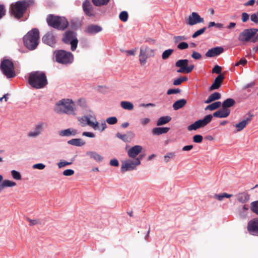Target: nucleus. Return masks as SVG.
Returning <instances> with one entry per match:
<instances>
[{
	"label": "nucleus",
	"mask_w": 258,
	"mask_h": 258,
	"mask_svg": "<svg viewBox=\"0 0 258 258\" xmlns=\"http://www.w3.org/2000/svg\"><path fill=\"white\" fill-rule=\"evenodd\" d=\"M173 52V50L171 49H169L167 50H165L162 54V58L163 59H167L170 55Z\"/></svg>",
	"instance_id": "obj_42"
},
{
	"label": "nucleus",
	"mask_w": 258,
	"mask_h": 258,
	"mask_svg": "<svg viewBox=\"0 0 258 258\" xmlns=\"http://www.w3.org/2000/svg\"><path fill=\"white\" fill-rule=\"evenodd\" d=\"M206 30V27H203V28L198 30L196 32H195L192 35V37L193 38H195L199 36V35L203 34L205 30Z\"/></svg>",
	"instance_id": "obj_46"
},
{
	"label": "nucleus",
	"mask_w": 258,
	"mask_h": 258,
	"mask_svg": "<svg viewBox=\"0 0 258 258\" xmlns=\"http://www.w3.org/2000/svg\"><path fill=\"white\" fill-rule=\"evenodd\" d=\"M180 92L181 90L179 89H170L167 91V94L168 95H171L173 94L179 93Z\"/></svg>",
	"instance_id": "obj_56"
},
{
	"label": "nucleus",
	"mask_w": 258,
	"mask_h": 258,
	"mask_svg": "<svg viewBox=\"0 0 258 258\" xmlns=\"http://www.w3.org/2000/svg\"><path fill=\"white\" fill-rule=\"evenodd\" d=\"M68 143L70 145L75 146H82L85 144V142L81 139H73L68 141Z\"/></svg>",
	"instance_id": "obj_28"
},
{
	"label": "nucleus",
	"mask_w": 258,
	"mask_h": 258,
	"mask_svg": "<svg viewBox=\"0 0 258 258\" xmlns=\"http://www.w3.org/2000/svg\"><path fill=\"white\" fill-rule=\"evenodd\" d=\"M221 105V103L220 101L215 102L214 103H213L212 104H211L209 105H208L206 108L205 110H214L219 107H220Z\"/></svg>",
	"instance_id": "obj_37"
},
{
	"label": "nucleus",
	"mask_w": 258,
	"mask_h": 258,
	"mask_svg": "<svg viewBox=\"0 0 258 258\" xmlns=\"http://www.w3.org/2000/svg\"><path fill=\"white\" fill-rule=\"evenodd\" d=\"M186 104V100L181 99L175 101L173 104V108L174 110H178L183 107Z\"/></svg>",
	"instance_id": "obj_29"
},
{
	"label": "nucleus",
	"mask_w": 258,
	"mask_h": 258,
	"mask_svg": "<svg viewBox=\"0 0 258 258\" xmlns=\"http://www.w3.org/2000/svg\"><path fill=\"white\" fill-rule=\"evenodd\" d=\"M235 104V101L232 98H228L223 101L222 103V107L224 108H228L233 106Z\"/></svg>",
	"instance_id": "obj_32"
},
{
	"label": "nucleus",
	"mask_w": 258,
	"mask_h": 258,
	"mask_svg": "<svg viewBox=\"0 0 258 258\" xmlns=\"http://www.w3.org/2000/svg\"><path fill=\"white\" fill-rule=\"evenodd\" d=\"M110 164L112 166L118 167L119 166V163L117 159H114L110 161Z\"/></svg>",
	"instance_id": "obj_61"
},
{
	"label": "nucleus",
	"mask_w": 258,
	"mask_h": 258,
	"mask_svg": "<svg viewBox=\"0 0 258 258\" xmlns=\"http://www.w3.org/2000/svg\"><path fill=\"white\" fill-rule=\"evenodd\" d=\"M45 165L42 163H37L33 165V168L34 169H38L39 170H42L44 169Z\"/></svg>",
	"instance_id": "obj_58"
},
{
	"label": "nucleus",
	"mask_w": 258,
	"mask_h": 258,
	"mask_svg": "<svg viewBox=\"0 0 258 258\" xmlns=\"http://www.w3.org/2000/svg\"><path fill=\"white\" fill-rule=\"evenodd\" d=\"M187 78L186 77H179L173 81V85L175 86H178L180 85L182 82L187 81Z\"/></svg>",
	"instance_id": "obj_41"
},
{
	"label": "nucleus",
	"mask_w": 258,
	"mask_h": 258,
	"mask_svg": "<svg viewBox=\"0 0 258 258\" xmlns=\"http://www.w3.org/2000/svg\"><path fill=\"white\" fill-rule=\"evenodd\" d=\"M141 164L139 159H135L134 161L128 160L122 162L121 170L122 172L133 170L136 169L137 166Z\"/></svg>",
	"instance_id": "obj_13"
},
{
	"label": "nucleus",
	"mask_w": 258,
	"mask_h": 258,
	"mask_svg": "<svg viewBox=\"0 0 258 258\" xmlns=\"http://www.w3.org/2000/svg\"><path fill=\"white\" fill-rule=\"evenodd\" d=\"M42 41L50 46L54 47L56 43V39L52 32H48L43 36Z\"/></svg>",
	"instance_id": "obj_17"
},
{
	"label": "nucleus",
	"mask_w": 258,
	"mask_h": 258,
	"mask_svg": "<svg viewBox=\"0 0 258 258\" xmlns=\"http://www.w3.org/2000/svg\"><path fill=\"white\" fill-rule=\"evenodd\" d=\"M250 20L251 21L256 24L258 23V16L256 14H253L250 16Z\"/></svg>",
	"instance_id": "obj_60"
},
{
	"label": "nucleus",
	"mask_w": 258,
	"mask_h": 258,
	"mask_svg": "<svg viewBox=\"0 0 258 258\" xmlns=\"http://www.w3.org/2000/svg\"><path fill=\"white\" fill-rule=\"evenodd\" d=\"M76 36V33L75 32L70 30L65 32L62 38V41L64 43L71 45L72 51H75L77 47L78 40Z\"/></svg>",
	"instance_id": "obj_8"
},
{
	"label": "nucleus",
	"mask_w": 258,
	"mask_h": 258,
	"mask_svg": "<svg viewBox=\"0 0 258 258\" xmlns=\"http://www.w3.org/2000/svg\"><path fill=\"white\" fill-rule=\"evenodd\" d=\"M0 68L3 74L8 78H12L15 77L16 73L14 70V65L11 60L4 59L1 62Z\"/></svg>",
	"instance_id": "obj_7"
},
{
	"label": "nucleus",
	"mask_w": 258,
	"mask_h": 258,
	"mask_svg": "<svg viewBox=\"0 0 258 258\" xmlns=\"http://www.w3.org/2000/svg\"><path fill=\"white\" fill-rule=\"evenodd\" d=\"M128 14L126 11L121 12L119 16V19L122 22H126L128 19Z\"/></svg>",
	"instance_id": "obj_43"
},
{
	"label": "nucleus",
	"mask_w": 258,
	"mask_h": 258,
	"mask_svg": "<svg viewBox=\"0 0 258 258\" xmlns=\"http://www.w3.org/2000/svg\"><path fill=\"white\" fill-rule=\"evenodd\" d=\"M24 44L30 50L35 49L39 42V31L33 29L28 32L23 37Z\"/></svg>",
	"instance_id": "obj_2"
},
{
	"label": "nucleus",
	"mask_w": 258,
	"mask_h": 258,
	"mask_svg": "<svg viewBox=\"0 0 258 258\" xmlns=\"http://www.w3.org/2000/svg\"><path fill=\"white\" fill-rule=\"evenodd\" d=\"M203 137L202 135H196L193 137V141L196 143H201L202 142Z\"/></svg>",
	"instance_id": "obj_50"
},
{
	"label": "nucleus",
	"mask_w": 258,
	"mask_h": 258,
	"mask_svg": "<svg viewBox=\"0 0 258 258\" xmlns=\"http://www.w3.org/2000/svg\"><path fill=\"white\" fill-rule=\"evenodd\" d=\"M253 116L254 115L250 112L246 114L242 121L234 125L236 128V132H240L243 130L251 121Z\"/></svg>",
	"instance_id": "obj_14"
},
{
	"label": "nucleus",
	"mask_w": 258,
	"mask_h": 258,
	"mask_svg": "<svg viewBox=\"0 0 258 258\" xmlns=\"http://www.w3.org/2000/svg\"><path fill=\"white\" fill-rule=\"evenodd\" d=\"M230 113V110L228 108H224L222 107V109L215 112L213 113L214 117L219 118H224L227 117Z\"/></svg>",
	"instance_id": "obj_23"
},
{
	"label": "nucleus",
	"mask_w": 258,
	"mask_h": 258,
	"mask_svg": "<svg viewBox=\"0 0 258 258\" xmlns=\"http://www.w3.org/2000/svg\"><path fill=\"white\" fill-rule=\"evenodd\" d=\"M106 122L109 124H111V125L115 124L117 122V119L115 116L110 117H108V118H107Z\"/></svg>",
	"instance_id": "obj_49"
},
{
	"label": "nucleus",
	"mask_w": 258,
	"mask_h": 258,
	"mask_svg": "<svg viewBox=\"0 0 258 258\" xmlns=\"http://www.w3.org/2000/svg\"><path fill=\"white\" fill-rule=\"evenodd\" d=\"M6 13L5 7L4 5H0V19L3 18Z\"/></svg>",
	"instance_id": "obj_54"
},
{
	"label": "nucleus",
	"mask_w": 258,
	"mask_h": 258,
	"mask_svg": "<svg viewBox=\"0 0 258 258\" xmlns=\"http://www.w3.org/2000/svg\"><path fill=\"white\" fill-rule=\"evenodd\" d=\"M95 120V117L91 115H84L80 119H79L83 124L82 126L88 125L96 130L99 128V125L97 121H94Z\"/></svg>",
	"instance_id": "obj_12"
},
{
	"label": "nucleus",
	"mask_w": 258,
	"mask_h": 258,
	"mask_svg": "<svg viewBox=\"0 0 258 258\" xmlns=\"http://www.w3.org/2000/svg\"><path fill=\"white\" fill-rule=\"evenodd\" d=\"M76 134L77 131L76 130H71L70 128H68L61 131L59 133V135L61 136H70L71 135H75Z\"/></svg>",
	"instance_id": "obj_35"
},
{
	"label": "nucleus",
	"mask_w": 258,
	"mask_h": 258,
	"mask_svg": "<svg viewBox=\"0 0 258 258\" xmlns=\"http://www.w3.org/2000/svg\"><path fill=\"white\" fill-rule=\"evenodd\" d=\"M221 97V95L219 92H214L211 94L208 98V99L205 101V103L206 104L210 103L211 102L218 100Z\"/></svg>",
	"instance_id": "obj_27"
},
{
	"label": "nucleus",
	"mask_w": 258,
	"mask_h": 258,
	"mask_svg": "<svg viewBox=\"0 0 258 258\" xmlns=\"http://www.w3.org/2000/svg\"><path fill=\"white\" fill-rule=\"evenodd\" d=\"M188 60L186 59H179L175 62V67L179 68L177 70L178 73H190L194 70L195 66L192 64L188 65Z\"/></svg>",
	"instance_id": "obj_10"
},
{
	"label": "nucleus",
	"mask_w": 258,
	"mask_h": 258,
	"mask_svg": "<svg viewBox=\"0 0 258 258\" xmlns=\"http://www.w3.org/2000/svg\"><path fill=\"white\" fill-rule=\"evenodd\" d=\"M258 29L256 28H250L244 29L238 35V40L242 43L251 41L253 37L256 34Z\"/></svg>",
	"instance_id": "obj_9"
},
{
	"label": "nucleus",
	"mask_w": 258,
	"mask_h": 258,
	"mask_svg": "<svg viewBox=\"0 0 258 258\" xmlns=\"http://www.w3.org/2000/svg\"><path fill=\"white\" fill-rule=\"evenodd\" d=\"M174 42L175 43H177L181 41H184L187 40V37L184 36H175L173 38Z\"/></svg>",
	"instance_id": "obj_45"
},
{
	"label": "nucleus",
	"mask_w": 258,
	"mask_h": 258,
	"mask_svg": "<svg viewBox=\"0 0 258 258\" xmlns=\"http://www.w3.org/2000/svg\"><path fill=\"white\" fill-rule=\"evenodd\" d=\"M86 154L97 162H100L103 160V157L95 152L89 151L87 152Z\"/></svg>",
	"instance_id": "obj_30"
},
{
	"label": "nucleus",
	"mask_w": 258,
	"mask_h": 258,
	"mask_svg": "<svg viewBox=\"0 0 258 258\" xmlns=\"http://www.w3.org/2000/svg\"><path fill=\"white\" fill-rule=\"evenodd\" d=\"M28 83L32 87L36 89H41L47 84L46 75L41 72H34L30 74Z\"/></svg>",
	"instance_id": "obj_1"
},
{
	"label": "nucleus",
	"mask_w": 258,
	"mask_h": 258,
	"mask_svg": "<svg viewBox=\"0 0 258 258\" xmlns=\"http://www.w3.org/2000/svg\"><path fill=\"white\" fill-rule=\"evenodd\" d=\"M120 105L121 107L124 109L131 110L134 108V105L133 103L128 101H121L120 103Z\"/></svg>",
	"instance_id": "obj_36"
},
{
	"label": "nucleus",
	"mask_w": 258,
	"mask_h": 258,
	"mask_svg": "<svg viewBox=\"0 0 258 258\" xmlns=\"http://www.w3.org/2000/svg\"><path fill=\"white\" fill-rule=\"evenodd\" d=\"M54 54L56 61L62 64L71 63L74 60L73 54L64 50L55 51Z\"/></svg>",
	"instance_id": "obj_6"
},
{
	"label": "nucleus",
	"mask_w": 258,
	"mask_h": 258,
	"mask_svg": "<svg viewBox=\"0 0 258 258\" xmlns=\"http://www.w3.org/2000/svg\"><path fill=\"white\" fill-rule=\"evenodd\" d=\"M44 123H40L38 124H37L35 126V127L34 128V130L33 131H31L28 133V136L29 137L34 138L36 137L38 135H39L42 132L44 125Z\"/></svg>",
	"instance_id": "obj_21"
},
{
	"label": "nucleus",
	"mask_w": 258,
	"mask_h": 258,
	"mask_svg": "<svg viewBox=\"0 0 258 258\" xmlns=\"http://www.w3.org/2000/svg\"><path fill=\"white\" fill-rule=\"evenodd\" d=\"M224 51V48L222 47L217 46L209 49L205 54L208 57H212L219 55Z\"/></svg>",
	"instance_id": "obj_19"
},
{
	"label": "nucleus",
	"mask_w": 258,
	"mask_h": 258,
	"mask_svg": "<svg viewBox=\"0 0 258 258\" xmlns=\"http://www.w3.org/2000/svg\"><path fill=\"white\" fill-rule=\"evenodd\" d=\"M79 104L82 107L86 106V100L83 98H80L78 100Z\"/></svg>",
	"instance_id": "obj_64"
},
{
	"label": "nucleus",
	"mask_w": 258,
	"mask_h": 258,
	"mask_svg": "<svg viewBox=\"0 0 258 258\" xmlns=\"http://www.w3.org/2000/svg\"><path fill=\"white\" fill-rule=\"evenodd\" d=\"M251 210L253 213L258 215V201L251 203Z\"/></svg>",
	"instance_id": "obj_44"
},
{
	"label": "nucleus",
	"mask_w": 258,
	"mask_h": 258,
	"mask_svg": "<svg viewBox=\"0 0 258 258\" xmlns=\"http://www.w3.org/2000/svg\"><path fill=\"white\" fill-rule=\"evenodd\" d=\"M75 171L72 169H66L63 171V175L66 176H69L73 175Z\"/></svg>",
	"instance_id": "obj_57"
},
{
	"label": "nucleus",
	"mask_w": 258,
	"mask_h": 258,
	"mask_svg": "<svg viewBox=\"0 0 258 258\" xmlns=\"http://www.w3.org/2000/svg\"><path fill=\"white\" fill-rule=\"evenodd\" d=\"M169 130L170 128L167 127H155L152 130V133L153 135L159 136L163 134L167 133Z\"/></svg>",
	"instance_id": "obj_25"
},
{
	"label": "nucleus",
	"mask_w": 258,
	"mask_h": 258,
	"mask_svg": "<svg viewBox=\"0 0 258 258\" xmlns=\"http://www.w3.org/2000/svg\"><path fill=\"white\" fill-rule=\"evenodd\" d=\"M222 68L221 67L216 65L215 67L213 68L212 72V73H216L219 75H221L220 73L221 72Z\"/></svg>",
	"instance_id": "obj_55"
},
{
	"label": "nucleus",
	"mask_w": 258,
	"mask_h": 258,
	"mask_svg": "<svg viewBox=\"0 0 258 258\" xmlns=\"http://www.w3.org/2000/svg\"><path fill=\"white\" fill-rule=\"evenodd\" d=\"M171 119V117L169 116H164L160 117L157 121V125L158 126H161L169 122Z\"/></svg>",
	"instance_id": "obj_31"
},
{
	"label": "nucleus",
	"mask_w": 258,
	"mask_h": 258,
	"mask_svg": "<svg viewBox=\"0 0 258 258\" xmlns=\"http://www.w3.org/2000/svg\"><path fill=\"white\" fill-rule=\"evenodd\" d=\"M175 156L174 153L169 152L167 153L164 156V159L166 163H167L170 159H172Z\"/></svg>",
	"instance_id": "obj_47"
},
{
	"label": "nucleus",
	"mask_w": 258,
	"mask_h": 258,
	"mask_svg": "<svg viewBox=\"0 0 258 258\" xmlns=\"http://www.w3.org/2000/svg\"><path fill=\"white\" fill-rule=\"evenodd\" d=\"M116 137L124 142H128L134 137V134L132 132H127V134H121L117 133L116 134Z\"/></svg>",
	"instance_id": "obj_24"
},
{
	"label": "nucleus",
	"mask_w": 258,
	"mask_h": 258,
	"mask_svg": "<svg viewBox=\"0 0 258 258\" xmlns=\"http://www.w3.org/2000/svg\"><path fill=\"white\" fill-rule=\"evenodd\" d=\"M246 63L247 60L245 58H242L239 61L235 63V66H238L240 64L244 66L245 64H246Z\"/></svg>",
	"instance_id": "obj_62"
},
{
	"label": "nucleus",
	"mask_w": 258,
	"mask_h": 258,
	"mask_svg": "<svg viewBox=\"0 0 258 258\" xmlns=\"http://www.w3.org/2000/svg\"><path fill=\"white\" fill-rule=\"evenodd\" d=\"M233 196L231 194H228L227 193H223L222 194H216L214 195V198L219 201H222L223 198H230Z\"/></svg>",
	"instance_id": "obj_40"
},
{
	"label": "nucleus",
	"mask_w": 258,
	"mask_h": 258,
	"mask_svg": "<svg viewBox=\"0 0 258 258\" xmlns=\"http://www.w3.org/2000/svg\"><path fill=\"white\" fill-rule=\"evenodd\" d=\"M212 117V115H207L203 119L198 120L189 125L187 127V130L188 131L196 130L200 127H204L211 122Z\"/></svg>",
	"instance_id": "obj_11"
},
{
	"label": "nucleus",
	"mask_w": 258,
	"mask_h": 258,
	"mask_svg": "<svg viewBox=\"0 0 258 258\" xmlns=\"http://www.w3.org/2000/svg\"><path fill=\"white\" fill-rule=\"evenodd\" d=\"M82 135L84 136L88 137L89 138H94L95 137V135L91 132H83Z\"/></svg>",
	"instance_id": "obj_63"
},
{
	"label": "nucleus",
	"mask_w": 258,
	"mask_h": 258,
	"mask_svg": "<svg viewBox=\"0 0 258 258\" xmlns=\"http://www.w3.org/2000/svg\"><path fill=\"white\" fill-rule=\"evenodd\" d=\"M247 228L250 234L258 236V218L249 221Z\"/></svg>",
	"instance_id": "obj_16"
},
{
	"label": "nucleus",
	"mask_w": 258,
	"mask_h": 258,
	"mask_svg": "<svg viewBox=\"0 0 258 258\" xmlns=\"http://www.w3.org/2000/svg\"><path fill=\"white\" fill-rule=\"evenodd\" d=\"M204 20L196 12H192L186 20V23L190 26H192L198 23H203Z\"/></svg>",
	"instance_id": "obj_15"
},
{
	"label": "nucleus",
	"mask_w": 258,
	"mask_h": 258,
	"mask_svg": "<svg viewBox=\"0 0 258 258\" xmlns=\"http://www.w3.org/2000/svg\"><path fill=\"white\" fill-rule=\"evenodd\" d=\"M48 25L58 30H64L68 26V22L64 17L49 15L46 19Z\"/></svg>",
	"instance_id": "obj_5"
},
{
	"label": "nucleus",
	"mask_w": 258,
	"mask_h": 258,
	"mask_svg": "<svg viewBox=\"0 0 258 258\" xmlns=\"http://www.w3.org/2000/svg\"><path fill=\"white\" fill-rule=\"evenodd\" d=\"M249 199V195L245 192L240 193L237 195V200L241 203L248 201Z\"/></svg>",
	"instance_id": "obj_33"
},
{
	"label": "nucleus",
	"mask_w": 258,
	"mask_h": 258,
	"mask_svg": "<svg viewBox=\"0 0 258 258\" xmlns=\"http://www.w3.org/2000/svg\"><path fill=\"white\" fill-rule=\"evenodd\" d=\"M224 79V76L223 75H219L215 78L212 85L209 87V91H212L213 90L219 89Z\"/></svg>",
	"instance_id": "obj_18"
},
{
	"label": "nucleus",
	"mask_w": 258,
	"mask_h": 258,
	"mask_svg": "<svg viewBox=\"0 0 258 258\" xmlns=\"http://www.w3.org/2000/svg\"><path fill=\"white\" fill-rule=\"evenodd\" d=\"M11 174L13 177L15 179L20 180L21 179V175L20 173L16 170H12L11 171Z\"/></svg>",
	"instance_id": "obj_51"
},
{
	"label": "nucleus",
	"mask_w": 258,
	"mask_h": 258,
	"mask_svg": "<svg viewBox=\"0 0 258 258\" xmlns=\"http://www.w3.org/2000/svg\"><path fill=\"white\" fill-rule=\"evenodd\" d=\"M102 30L101 27L97 25H91L88 26L87 28V32L91 34L96 33Z\"/></svg>",
	"instance_id": "obj_34"
},
{
	"label": "nucleus",
	"mask_w": 258,
	"mask_h": 258,
	"mask_svg": "<svg viewBox=\"0 0 258 258\" xmlns=\"http://www.w3.org/2000/svg\"><path fill=\"white\" fill-rule=\"evenodd\" d=\"M188 47V44L187 43L185 42H181L179 43L177 46V48L179 50H183L187 49Z\"/></svg>",
	"instance_id": "obj_48"
},
{
	"label": "nucleus",
	"mask_w": 258,
	"mask_h": 258,
	"mask_svg": "<svg viewBox=\"0 0 258 258\" xmlns=\"http://www.w3.org/2000/svg\"><path fill=\"white\" fill-rule=\"evenodd\" d=\"M143 148L141 146L136 145L132 147L127 152L128 156L134 158L141 152Z\"/></svg>",
	"instance_id": "obj_22"
},
{
	"label": "nucleus",
	"mask_w": 258,
	"mask_h": 258,
	"mask_svg": "<svg viewBox=\"0 0 258 258\" xmlns=\"http://www.w3.org/2000/svg\"><path fill=\"white\" fill-rule=\"evenodd\" d=\"M147 48L145 49L141 48L139 55V60L141 64H145L147 62L148 58V55L147 54Z\"/></svg>",
	"instance_id": "obj_26"
},
{
	"label": "nucleus",
	"mask_w": 258,
	"mask_h": 258,
	"mask_svg": "<svg viewBox=\"0 0 258 258\" xmlns=\"http://www.w3.org/2000/svg\"><path fill=\"white\" fill-rule=\"evenodd\" d=\"M31 2L30 0L21 1L12 4L10 8L11 14L17 19L21 18L23 17Z\"/></svg>",
	"instance_id": "obj_4"
},
{
	"label": "nucleus",
	"mask_w": 258,
	"mask_h": 258,
	"mask_svg": "<svg viewBox=\"0 0 258 258\" xmlns=\"http://www.w3.org/2000/svg\"><path fill=\"white\" fill-rule=\"evenodd\" d=\"M249 19V15L246 13H242L241 15V20L243 22H246Z\"/></svg>",
	"instance_id": "obj_59"
},
{
	"label": "nucleus",
	"mask_w": 258,
	"mask_h": 258,
	"mask_svg": "<svg viewBox=\"0 0 258 258\" xmlns=\"http://www.w3.org/2000/svg\"><path fill=\"white\" fill-rule=\"evenodd\" d=\"M83 9L85 14L91 17L94 15L93 13V7L89 0H85L83 3Z\"/></svg>",
	"instance_id": "obj_20"
},
{
	"label": "nucleus",
	"mask_w": 258,
	"mask_h": 258,
	"mask_svg": "<svg viewBox=\"0 0 258 258\" xmlns=\"http://www.w3.org/2000/svg\"><path fill=\"white\" fill-rule=\"evenodd\" d=\"M74 103L69 99H63L56 102L54 111L58 113H66L67 114L75 115Z\"/></svg>",
	"instance_id": "obj_3"
},
{
	"label": "nucleus",
	"mask_w": 258,
	"mask_h": 258,
	"mask_svg": "<svg viewBox=\"0 0 258 258\" xmlns=\"http://www.w3.org/2000/svg\"><path fill=\"white\" fill-rule=\"evenodd\" d=\"M191 57L196 60L200 59L202 58V55L198 52L194 51L191 55Z\"/></svg>",
	"instance_id": "obj_53"
},
{
	"label": "nucleus",
	"mask_w": 258,
	"mask_h": 258,
	"mask_svg": "<svg viewBox=\"0 0 258 258\" xmlns=\"http://www.w3.org/2000/svg\"><path fill=\"white\" fill-rule=\"evenodd\" d=\"M73 161L67 162L65 161H61L57 163V166L59 168L63 167L67 165H70L72 164Z\"/></svg>",
	"instance_id": "obj_52"
},
{
	"label": "nucleus",
	"mask_w": 258,
	"mask_h": 258,
	"mask_svg": "<svg viewBox=\"0 0 258 258\" xmlns=\"http://www.w3.org/2000/svg\"><path fill=\"white\" fill-rule=\"evenodd\" d=\"M16 185V182L9 180H5L2 183V186L3 190L5 187H13Z\"/></svg>",
	"instance_id": "obj_38"
},
{
	"label": "nucleus",
	"mask_w": 258,
	"mask_h": 258,
	"mask_svg": "<svg viewBox=\"0 0 258 258\" xmlns=\"http://www.w3.org/2000/svg\"><path fill=\"white\" fill-rule=\"evenodd\" d=\"M110 0H92L93 4L97 7L106 5Z\"/></svg>",
	"instance_id": "obj_39"
}]
</instances>
